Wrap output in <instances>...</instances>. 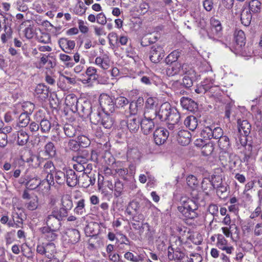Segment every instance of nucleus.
<instances>
[{
    "instance_id": "1",
    "label": "nucleus",
    "mask_w": 262,
    "mask_h": 262,
    "mask_svg": "<svg viewBox=\"0 0 262 262\" xmlns=\"http://www.w3.org/2000/svg\"><path fill=\"white\" fill-rule=\"evenodd\" d=\"M198 206L195 201L187 197H182L178 211L186 220H194L198 216Z\"/></svg>"
},
{
    "instance_id": "2",
    "label": "nucleus",
    "mask_w": 262,
    "mask_h": 262,
    "mask_svg": "<svg viewBox=\"0 0 262 262\" xmlns=\"http://www.w3.org/2000/svg\"><path fill=\"white\" fill-rule=\"evenodd\" d=\"M211 31L206 32L209 39L213 41H218L222 35L223 28L220 21L215 18L210 19Z\"/></svg>"
},
{
    "instance_id": "3",
    "label": "nucleus",
    "mask_w": 262,
    "mask_h": 262,
    "mask_svg": "<svg viewBox=\"0 0 262 262\" xmlns=\"http://www.w3.org/2000/svg\"><path fill=\"white\" fill-rule=\"evenodd\" d=\"M55 169L54 165L51 161H47L43 165L41 172L42 178H44L42 183H46L49 187L54 184L53 172Z\"/></svg>"
},
{
    "instance_id": "4",
    "label": "nucleus",
    "mask_w": 262,
    "mask_h": 262,
    "mask_svg": "<svg viewBox=\"0 0 262 262\" xmlns=\"http://www.w3.org/2000/svg\"><path fill=\"white\" fill-rule=\"evenodd\" d=\"M65 217L58 211V208H54L51 213L48 215L45 220L47 226L53 228V230H57L60 225V222Z\"/></svg>"
},
{
    "instance_id": "5",
    "label": "nucleus",
    "mask_w": 262,
    "mask_h": 262,
    "mask_svg": "<svg viewBox=\"0 0 262 262\" xmlns=\"http://www.w3.org/2000/svg\"><path fill=\"white\" fill-rule=\"evenodd\" d=\"M156 118L154 112L151 115L148 112L144 113V118L140 121L141 128L144 134L148 135L153 130L155 127L154 120Z\"/></svg>"
},
{
    "instance_id": "6",
    "label": "nucleus",
    "mask_w": 262,
    "mask_h": 262,
    "mask_svg": "<svg viewBox=\"0 0 262 262\" xmlns=\"http://www.w3.org/2000/svg\"><path fill=\"white\" fill-rule=\"evenodd\" d=\"M140 125V120L134 116H129L126 119L120 122V127L122 129H128L131 133L137 132Z\"/></svg>"
},
{
    "instance_id": "7",
    "label": "nucleus",
    "mask_w": 262,
    "mask_h": 262,
    "mask_svg": "<svg viewBox=\"0 0 262 262\" xmlns=\"http://www.w3.org/2000/svg\"><path fill=\"white\" fill-rule=\"evenodd\" d=\"M62 238L64 245H74L79 241L80 232L76 229H67L63 232Z\"/></svg>"
},
{
    "instance_id": "8",
    "label": "nucleus",
    "mask_w": 262,
    "mask_h": 262,
    "mask_svg": "<svg viewBox=\"0 0 262 262\" xmlns=\"http://www.w3.org/2000/svg\"><path fill=\"white\" fill-rule=\"evenodd\" d=\"M201 134L202 137L206 139L212 138L217 139L223 136V132L221 127L211 125L205 126L202 130Z\"/></svg>"
},
{
    "instance_id": "9",
    "label": "nucleus",
    "mask_w": 262,
    "mask_h": 262,
    "mask_svg": "<svg viewBox=\"0 0 262 262\" xmlns=\"http://www.w3.org/2000/svg\"><path fill=\"white\" fill-rule=\"evenodd\" d=\"M99 103L104 113H113L115 111L114 99L107 94L100 96Z\"/></svg>"
},
{
    "instance_id": "10",
    "label": "nucleus",
    "mask_w": 262,
    "mask_h": 262,
    "mask_svg": "<svg viewBox=\"0 0 262 262\" xmlns=\"http://www.w3.org/2000/svg\"><path fill=\"white\" fill-rule=\"evenodd\" d=\"M219 184H216L215 181L213 180L211 182L208 180V179H204L202 183V187L204 189H207V186L206 185H209L210 187H212L213 188L216 189V192L218 195H222L223 193L226 192L227 186L223 185L222 183V179L221 178H218Z\"/></svg>"
},
{
    "instance_id": "11",
    "label": "nucleus",
    "mask_w": 262,
    "mask_h": 262,
    "mask_svg": "<svg viewBox=\"0 0 262 262\" xmlns=\"http://www.w3.org/2000/svg\"><path fill=\"white\" fill-rule=\"evenodd\" d=\"M149 54L151 61L158 63L164 56V51L162 46L155 45L151 47Z\"/></svg>"
},
{
    "instance_id": "12",
    "label": "nucleus",
    "mask_w": 262,
    "mask_h": 262,
    "mask_svg": "<svg viewBox=\"0 0 262 262\" xmlns=\"http://www.w3.org/2000/svg\"><path fill=\"white\" fill-rule=\"evenodd\" d=\"M61 207L58 209V211L61 212L62 215L67 216L68 214V212L73 207V202L71 196L69 194H66L62 196L61 199Z\"/></svg>"
},
{
    "instance_id": "13",
    "label": "nucleus",
    "mask_w": 262,
    "mask_h": 262,
    "mask_svg": "<svg viewBox=\"0 0 262 262\" xmlns=\"http://www.w3.org/2000/svg\"><path fill=\"white\" fill-rule=\"evenodd\" d=\"M169 135L168 131L163 127H159L156 129L154 133L155 142L157 145L163 144L167 140Z\"/></svg>"
},
{
    "instance_id": "14",
    "label": "nucleus",
    "mask_w": 262,
    "mask_h": 262,
    "mask_svg": "<svg viewBox=\"0 0 262 262\" xmlns=\"http://www.w3.org/2000/svg\"><path fill=\"white\" fill-rule=\"evenodd\" d=\"M185 66L179 62H171L166 69V74L169 76L182 74L186 72L183 69Z\"/></svg>"
},
{
    "instance_id": "15",
    "label": "nucleus",
    "mask_w": 262,
    "mask_h": 262,
    "mask_svg": "<svg viewBox=\"0 0 262 262\" xmlns=\"http://www.w3.org/2000/svg\"><path fill=\"white\" fill-rule=\"evenodd\" d=\"M168 258L170 260H174L175 262H180L187 258L185 254L179 250H174L172 247H169L168 249Z\"/></svg>"
},
{
    "instance_id": "16",
    "label": "nucleus",
    "mask_w": 262,
    "mask_h": 262,
    "mask_svg": "<svg viewBox=\"0 0 262 262\" xmlns=\"http://www.w3.org/2000/svg\"><path fill=\"white\" fill-rule=\"evenodd\" d=\"M172 108L168 103H164L161 105L158 112L156 111V118L158 117L161 121H166Z\"/></svg>"
},
{
    "instance_id": "17",
    "label": "nucleus",
    "mask_w": 262,
    "mask_h": 262,
    "mask_svg": "<svg viewBox=\"0 0 262 262\" xmlns=\"http://www.w3.org/2000/svg\"><path fill=\"white\" fill-rule=\"evenodd\" d=\"M95 63L103 70H107L111 66V60L106 54H100L97 57Z\"/></svg>"
},
{
    "instance_id": "18",
    "label": "nucleus",
    "mask_w": 262,
    "mask_h": 262,
    "mask_svg": "<svg viewBox=\"0 0 262 262\" xmlns=\"http://www.w3.org/2000/svg\"><path fill=\"white\" fill-rule=\"evenodd\" d=\"M158 104V100L156 98L148 97L145 101L144 113L148 112V114L151 115L154 112L155 116H156V108Z\"/></svg>"
},
{
    "instance_id": "19",
    "label": "nucleus",
    "mask_w": 262,
    "mask_h": 262,
    "mask_svg": "<svg viewBox=\"0 0 262 262\" xmlns=\"http://www.w3.org/2000/svg\"><path fill=\"white\" fill-rule=\"evenodd\" d=\"M65 174V181L66 180L67 185L70 187L76 186L78 180L75 172L70 169L66 170Z\"/></svg>"
},
{
    "instance_id": "20",
    "label": "nucleus",
    "mask_w": 262,
    "mask_h": 262,
    "mask_svg": "<svg viewBox=\"0 0 262 262\" xmlns=\"http://www.w3.org/2000/svg\"><path fill=\"white\" fill-rule=\"evenodd\" d=\"M191 137V135L189 132L181 130L178 133L177 140L181 145L186 146L190 143Z\"/></svg>"
},
{
    "instance_id": "21",
    "label": "nucleus",
    "mask_w": 262,
    "mask_h": 262,
    "mask_svg": "<svg viewBox=\"0 0 262 262\" xmlns=\"http://www.w3.org/2000/svg\"><path fill=\"white\" fill-rule=\"evenodd\" d=\"M42 154L48 159L53 158L56 156V149L53 142L49 141L46 144Z\"/></svg>"
},
{
    "instance_id": "22",
    "label": "nucleus",
    "mask_w": 262,
    "mask_h": 262,
    "mask_svg": "<svg viewBox=\"0 0 262 262\" xmlns=\"http://www.w3.org/2000/svg\"><path fill=\"white\" fill-rule=\"evenodd\" d=\"M237 157L235 155H229L228 153H225L220 156V160L222 164L224 165H227L228 162L230 167H235L237 163Z\"/></svg>"
},
{
    "instance_id": "23",
    "label": "nucleus",
    "mask_w": 262,
    "mask_h": 262,
    "mask_svg": "<svg viewBox=\"0 0 262 262\" xmlns=\"http://www.w3.org/2000/svg\"><path fill=\"white\" fill-rule=\"evenodd\" d=\"M180 102L183 108L190 112L197 108L196 103L189 98L183 97L181 98Z\"/></svg>"
},
{
    "instance_id": "24",
    "label": "nucleus",
    "mask_w": 262,
    "mask_h": 262,
    "mask_svg": "<svg viewBox=\"0 0 262 262\" xmlns=\"http://www.w3.org/2000/svg\"><path fill=\"white\" fill-rule=\"evenodd\" d=\"M193 82L191 79L188 76H184L182 81H175L173 82L172 86L173 88H177L179 90V87L183 86L184 88L189 89L192 86Z\"/></svg>"
},
{
    "instance_id": "25",
    "label": "nucleus",
    "mask_w": 262,
    "mask_h": 262,
    "mask_svg": "<svg viewBox=\"0 0 262 262\" xmlns=\"http://www.w3.org/2000/svg\"><path fill=\"white\" fill-rule=\"evenodd\" d=\"M36 96L41 100H45L48 98L49 95V91L47 87L42 84H38L35 90Z\"/></svg>"
},
{
    "instance_id": "26",
    "label": "nucleus",
    "mask_w": 262,
    "mask_h": 262,
    "mask_svg": "<svg viewBox=\"0 0 262 262\" xmlns=\"http://www.w3.org/2000/svg\"><path fill=\"white\" fill-rule=\"evenodd\" d=\"M58 43L61 49L65 52H69L73 49L75 46V41L68 40L65 38H61L59 40Z\"/></svg>"
},
{
    "instance_id": "27",
    "label": "nucleus",
    "mask_w": 262,
    "mask_h": 262,
    "mask_svg": "<svg viewBox=\"0 0 262 262\" xmlns=\"http://www.w3.org/2000/svg\"><path fill=\"white\" fill-rule=\"evenodd\" d=\"M238 129L239 132L244 136H247L250 132L251 125L247 120H238Z\"/></svg>"
},
{
    "instance_id": "28",
    "label": "nucleus",
    "mask_w": 262,
    "mask_h": 262,
    "mask_svg": "<svg viewBox=\"0 0 262 262\" xmlns=\"http://www.w3.org/2000/svg\"><path fill=\"white\" fill-rule=\"evenodd\" d=\"M111 113H103L101 124L107 129H110L114 123V120L112 116L110 115Z\"/></svg>"
},
{
    "instance_id": "29",
    "label": "nucleus",
    "mask_w": 262,
    "mask_h": 262,
    "mask_svg": "<svg viewBox=\"0 0 262 262\" xmlns=\"http://www.w3.org/2000/svg\"><path fill=\"white\" fill-rule=\"evenodd\" d=\"M234 37L236 44L239 47H242L245 45V34L242 30H236L234 31Z\"/></svg>"
},
{
    "instance_id": "30",
    "label": "nucleus",
    "mask_w": 262,
    "mask_h": 262,
    "mask_svg": "<svg viewBox=\"0 0 262 262\" xmlns=\"http://www.w3.org/2000/svg\"><path fill=\"white\" fill-rule=\"evenodd\" d=\"M184 124L190 130L193 131L198 126L197 119L193 116H188L184 120Z\"/></svg>"
},
{
    "instance_id": "31",
    "label": "nucleus",
    "mask_w": 262,
    "mask_h": 262,
    "mask_svg": "<svg viewBox=\"0 0 262 262\" xmlns=\"http://www.w3.org/2000/svg\"><path fill=\"white\" fill-rule=\"evenodd\" d=\"M124 258L132 262H142L144 260V255L140 254L137 255H135L130 252H127L124 255Z\"/></svg>"
},
{
    "instance_id": "32",
    "label": "nucleus",
    "mask_w": 262,
    "mask_h": 262,
    "mask_svg": "<svg viewBox=\"0 0 262 262\" xmlns=\"http://www.w3.org/2000/svg\"><path fill=\"white\" fill-rule=\"evenodd\" d=\"M78 102V98L74 94H70L66 97L65 103L72 110H77Z\"/></svg>"
},
{
    "instance_id": "33",
    "label": "nucleus",
    "mask_w": 262,
    "mask_h": 262,
    "mask_svg": "<svg viewBox=\"0 0 262 262\" xmlns=\"http://www.w3.org/2000/svg\"><path fill=\"white\" fill-rule=\"evenodd\" d=\"M252 19L251 12L248 9H244L241 14V20L242 23L245 26L250 25Z\"/></svg>"
},
{
    "instance_id": "34",
    "label": "nucleus",
    "mask_w": 262,
    "mask_h": 262,
    "mask_svg": "<svg viewBox=\"0 0 262 262\" xmlns=\"http://www.w3.org/2000/svg\"><path fill=\"white\" fill-rule=\"evenodd\" d=\"M124 189V184L119 180L117 179L114 183V195L116 198H118L122 194Z\"/></svg>"
},
{
    "instance_id": "35",
    "label": "nucleus",
    "mask_w": 262,
    "mask_h": 262,
    "mask_svg": "<svg viewBox=\"0 0 262 262\" xmlns=\"http://www.w3.org/2000/svg\"><path fill=\"white\" fill-rule=\"evenodd\" d=\"M74 212L78 215H82L85 213V200L81 199L76 203V207L74 209Z\"/></svg>"
},
{
    "instance_id": "36",
    "label": "nucleus",
    "mask_w": 262,
    "mask_h": 262,
    "mask_svg": "<svg viewBox=\"0 0 262 262\" xmlns=\"http://www.w3.org/2000/svg\"><path fill=\"white\" fill-rule=\"evenodd\" d=\"M29 138V136L25 131L21 130L18 132L17 142L19 145H25L28 142Z\"/></svg>"
},
{
    "instance_id": "37",
    "label": "nucleus",
    "mask_w": 262,
    "mask_h": 262,
    "mask_svg": "<svg viewBox=\"0 0 262 262\" xmlns=\"http://www.w3.org/2000/svg\"><path fill=\"white\" fill-rule=\"evenodd\" d=\"M180 119V115L178 111L174 108H172L170 111V113L166 121L168 122L179 124Z\"/></svg>"
},
{
    "instance_id": "38",
    "label": "nucleus",
    "mask_w": 262,
    "mask_h": 262,
    "mask_svg": "<svg viewBox=\"0 0 262 262\" xmlns=\"http://www.w3.org/2000/svg\"><path fill=\"white\" fill-rule=\"evenodd\" d=\"M45 255L51 258L56 252L55 244L53 243H45Z\"/></svg>"
},
{
    "instance_id": "39",
    "label": "nucleus",
    "mask_w": 262,
    "mask_h": 262,
    "mask_svg": "<svg viewBox=\"0 0 262 262\" xmlns=\"http://www.w3.org/2000/svg\"><path fill=\"white\" fill-rule=\"evenodd\" d=\"M29 2V0H17L15 3H14V7L17 11L25 12L29 10L28 6L27 4Z\"/></svg>"
},
{
    "instance_id": "40",
    "label": "nucleus",
    "mask_w": 262,
    "mask_h": 262,
    "mask_svg": "<svg viewBox=\"0 0 262 262\" xmlns=\"http://www.w3.org/2000/svg\"><path fill=\"white\" fill-rule=\"evenodd\" d=\"M127 159L133 160L134 161L139 160L141 158V154L136 148H133L128 150L127 152Z\"/></svg>"
},
{
    "instance_id": "41",
    "label": "nucleus",
    "mask_w": 262,
    "mask_h": 262,
    "mask_svg": "<svg viewBox=\"0 0 262 262\" xmlns=\"http://www.w3.org/2000/svg\"><path fill=\"white\" fill-rule=\"evenodd\" d=\"M229 138L226 136L221 137L219 140V146L223 150L226 151L230 147Z\"/></svg>"
},
{
    "instance_id": "42",
    "label": "nucleus",
    "mask_w": 262,
    "mask_h": 262,
    "mask_svg": "<svg viewBox=\"0 0 262 262\" xmlns=\"http://www.w3.org/2000/svg\"><path fill=\"white\" fill-rule=\"evenodd\" d=\"M250 10L254 13H257L260 11L261 4L258 0H252L249 3Z\"/></svg>"
},
{
    "instance_id": "43",
    "label": "nucleus",
    "mask_w": 262,
    "mask_h": 262,
    "mask_svg": "<svg viewBox=\"0 0 262 262\" xmlns=\"http://www.w3.org/2000/svg\"><path fill=\"white\" fill-rule=\"evenodd\" d=\"M30 121V117L27 114L22 113L19 115L17 124L19 127H26Z\"/></svg>"
},
{
    "instance_id": "44",
    "label": "nucleus",
    "mask_w": 262,
    "mask_h": 262,
    "mask_svg": "<svg viewBox=\"0 0 262 262\" xmlns=\"http://www.w3.org/2000/svg\"><path fill=\"white\" fill-rule=\"evenodd\" d=\"M59 58L68 68L73 67L74 65L72 58L67 54H60Z\"/></svg>"
},
{
    "instance_id": "45",
    "label": "nucleus",
    "mask_w": 262,
    "mask_h": 262,
    "mask_svg": "<svg viewBox=\"0 0 262 262\" xmlns=\"http://www.w3.org/2000/svg\"><path fill=\"white\" fill-rule=\"evenodd\" d=\"M86 9L87 7H86L84 3L80 0L78 2L74 8V12L77 15H82L85 13Z\"/></svg>"
},
{
    "instance_id": "46",
    "label": "nucleus",
    "mask_w": 262,
    "mask_h": 262,
    "mask_svg": "<svg viewBox=\"0 0 262 262\" xmlns=\"http://www.w3.org/2000/svg\"><path fill=\"white\" fill-rule=\"evenodd\" d=\"M102 115L103 113H100L98 112H92L90 114V119L91 122L95 124L101 123Z\"/></svg>"
},
{
    "instance_id": "47",
    "label": "nucleus",
    "mask_w": 262,
    "mask_h": 262,
    "mask_svg": "<svg viewBox=\"0 0 262 262\" xmlns=\"http://www.w3.org/2000/svg\"><path fill=\"white\" fill-rule=\"evenodd\" d=\"M38 205V199L37 196L32 198V199L25 204L26 207L29 210L33 211L37 208Z\"/></svg>"
},
{
    "instance_id": "48",
    "label": "nucleus",
    "mask_w": 262,
    "mask_h": 262,
    "mask_svg": "<svg viewBox=\"0 0 262 262\" xmlns=\"http://www.w3.org/2000/svg\"><path fill=\"white\" fill-rule=\"evenodd\" d=\"M143 102V98H139L136 102H132L129 104V110L132 114H136L138 112V104L141 106Z\"/></svg>"
},
{
    "instance_id": "49",
    "label": "nucleus",
    "mask_w": 262,
    "mask_h": 262,
    "mask_svg": "<svg viewBox=\"0 0 262 262\" xmlns=\"http://www.w3.org/2000/svg\"><path fill=\"white\" fill-rule=\"evenodd\" d=\"M40 129L42 133H49L51 127L50 122L47 119H42L40 123Z\"/></svg>"
},
{
    "instance_id": "50",
    "label": "nucleus",
    "mask_w": 262,
    "mask_h": 262,
    "mask_svg": "<svg viewBox=\"0 0 262 262\" xmlns=\"http://www.w3.org/2000/svg\"><path fill=\"white\" fill-rule=\"evenodd\" d=\"M12 219L13 223L11 221H9L8 223V225L9 227H19L20 225L22 224L23 221L22 219H19V216L17 213H15L14 214H12Z\"/></svg>"
},
{
    "instance_id": "51",
    "label": "nucleus",
    "mask_w": 262,
    "mask_h": 262,
    "mask_svg": "<svg viewBox=\"0 0 262 262\" xmlns=\"http://www.w3.org/2000/svg\"><path fill=\"white\" fill-rule=\"evenodd\" d=\"M23 112L22 113L30 115L34 109V105L30 102H24L22 105Z\"/></svg>"
},
{
    "instance_id": "52",
    "label": "nucleus",
    "mask_w": 262,
    "mask_h": 262,
    "mask_svg": "<svg viewBox=\"0 0 262 262\" xmlns=\"http://www.w3.org/2000/svg\"><path fill=\"white\" fill-rule=\"evenodd\" d=\"M65 135L70 138L73 137L76 133L75 127L71 124H67L64 127Z\"/></svg>"
},
{
    "instance_id": "53",
    "label": "nucleus",
    "mask_w": 262,
    "mask_h": 262,
    "mask_svg": "<svg viewBox=\"0 0 262 262\" xmlns=\"http://www.w3.org/2000/svg\"><path fill=\"white\" fill-rule=\"evenodd\" d=\"M128 99L122 96H120L119 97H117L115 100V105L117 107H123L124 106L127 105L128 104Z\"/></svg>"
},
{
    "instance_id": "54",
    "label": "nucleus",
    "mask_w": 262,
    "mask_h": 262,
    "mask_svg": "<svg viewBox=\"0 0 262 262\" xmlns=\"http://www.w3.org/2000/svg\"><path fill=\"white\" fill-rule=\"evenodd\" d=\"M213 150L214 147L212 144H206L202 147V153L204 156H208L212 154Z\"/></svg>"
},
{
    "instance_id": "55",
    "label": "nucleus",
    "mask_w": 262,
    "mask_h": 262,
    "mask_svg": "<svg viewBox=\"0 0 262 262\" xmlns=\"http://www.w3.org/2000/svg\"><path fill=\"white\" fill-rule=\"evenodd\" d=\"M65 172H63L61 171H57L56 172L55 174V180L59 184H64L65 182Z\"/></svg>"
},
{
    "instance_id": "56",
    "label": "nucleus",
    "mask_w": 262,
    "mask_h": 262,
    "mask_svg": "<svg viewBox=\"0 0 262 262\" xmlns=\"http://www.w3.org/2000/svg\"><path fill=\"white\" fill-rule=\"evenodd\" d=\"M97 69L93 67H89L85 72V75L87 76H89L92 78V79H94L96 80L98 78V75L97 74Z\"/></svg>"
},
{
    "instance_id": "57",
    "label": "nucleus",
    "mask_w": 262,
    "mask_h": 262,
    "mask_svg": "<svg viewBox=\"0 0 262 262\" xmlns=\"http://www.w3.org/2000/svg\"><path fill=\"white\" fill-rule=\"evenodd\" d=\"M214 83V80L211 78H206L203 82L202 86L205 92L208 91L211 88Z\"/></svg>"
},
{
    "instance_id": "58",
    "label": "nucleus",
    "mask_w": 262,
    "mask_h": 262,
    "mask_svg": "<svg viewBox=\"0 0 262 262\" xmlns=\"http://www.w3.org/2000/svg\"><path fill=\"white\" fill-rule=\"evenodd\" d=\"M227 240L222 234H219L217 238L216 246L220 249L228 244Z\"/></svg>"
},
{
    "instance_id": "59",
    "label": "nucleus",
    "mask_w": 262,
    "mask_h": 262,
    "mask_svg": "<svg viewBox=\"0 0 262 262\" xmlns=\"http://www.w3.org/2000/svg\"><path fill=\"white\" fill-rule=\"evenodd\" d=\"M186 181L187 185L191 188L194 187L199 183L196 178L193 175L188 176Z\"/></svg>"
},
{
    "instance_id": "60",
    "label": "nucleus",
    "mask_w": 262,
    "mask_h": 262,
    "mask_svg": "<svg viewBox=\"0 0 262 262\" xmlns=\"http://www.w3.org/2000/svg\"><path fill=\"white\" fill-rule=\"evenodd\" d=\"M39 42L43 43H48L51 41V37L49 34L47 33H41L40 36L38 37Z\"/></svg>"
},
{
    "instance_id": "61",
    "label": "nucleus",
    "mask_w": 262,
    "mask_h": 262,
    "mask_svg": "<svg viewBox=\"0 0 262 262\" xmlns=\"http://www.w3.org/2000/svg\"><path fill=\"white\" fill-rule=\"evenodd\" d=\"M116 172L118 176L124 180H126V176L128 173V169L126 168H118L115 169Z\"/></svg>"
},
{
    "instance_id": "62",
    "label": "nucleus",
    "mask_w": 262,
    "mask_h": 262,
    "mask_svg": "<svg viewBox=\"0 0 262 262\" xmlns=\"http://www.w3.org/2000/svg\"><path fill=\"white\" fill-rule=\"evenodd\" d=\"M88 181H89V184L90 185H93L96 182V176L95 174H91L89 176L86 174H83L81 178V180Z\"/></svg>"
},
{
    "instance_id": "63",
    "label": "nucleus",
    "mask_w": 262,
    "mask_h": 262,
    "mask_svg": "<svg viewBox=\"0 0 262 262\" xmlns=\"http://www.w3.org/2000/svg\"><path fill=\"white\" fill-rule=\"evenodd\" d=\"M78 80L81 81L83 84H87L88 86H91L93 83L95 81L94 79H92V78L87 76L86 75L81 78H79Z\"/></svg>"
},
{
    "instance_id": "64",
    "label": "nucleus",
    "mask_w": 262,
    "mask_h": 262,
    "mask_svg": "<svg viewBox=\"0 0 262 262\" xmlns=\"http://www.w3.org/2000/svg\"><path fill=\"white\" fill-rule=\"evenodd\" d=\"M40 184V180L37 179H32L28 182V185L31 189H34L37 188Z\"/></svg>"
}]
</instances>
